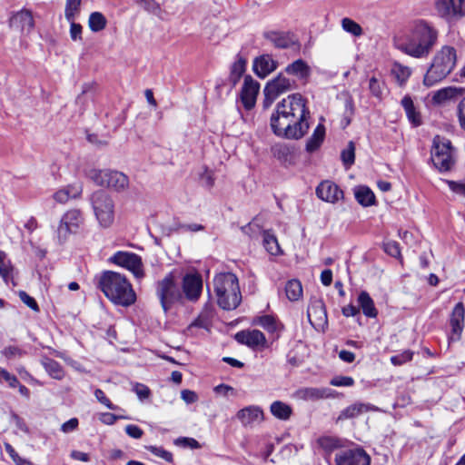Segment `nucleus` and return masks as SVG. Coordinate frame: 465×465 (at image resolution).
<instances>
[{
	"label": "nucleus",
	"instance_id": "49530a36",
	"mask_svg": "<svg viewBox=\"0 0 465 465\" xmlns=\"http://www.w3.org/2000/svg\"><path fill=\"white\" fill-rule=\"evenodd\" d=\"M146 449L154 456L159 457L167 462L172 463L173 461V454L163 447L148 446Z\"/></svg>",
	"mask_w": 465,
	"mask_h": 465
},
{
	"label": "nucleus",
	"instance_id": "a18cd8bd",
	"mask_svg": "<svg viewBox=\"0 0 465 465\" xmlns=\"http://www.w3.org/2000/svg\"><path fill=\"white\" fill-rule=\"evenodd\" d=\"M343 164L348 168L354 163L355 160V146L352 142H350L347 147L341 151V154Z\"/></svg>",
	"mask_w": 465,
	"mask_h": 465
},
{
	"label": "nucleus",
	"instance_id": "69168bd1",
	"mask_svg": "<svg viewBox=\"0 0 465 465\" xmlns=\"http://www.w3.org/2000/svg\"><path fill=\"white\" fill-rule=\"evenodd\" d=\"M121 418H123V417L117 416V415L110 413V412H104V413L100 414L99 420L104 424L113 425L115 423V421L118 419H121Z\"/></svg>",
	"mask_w": 465,
	"mask_h": 465
},
{
	"label": "nucleus",
	"instance_id": "c03bdc74",
	"mask_svg": "<svg viewBox=\"0 0 465 465\" xmlns=\"http://www.w3.org/2000/svg\"><path fill=\"white\" fill-rule=\"evenodd\" d=\"M263 245L272 255H276L280 252V246L276 237L269 232L263 234Z\"/></svg>",
	"mask_w": 465,
	"mask_h": 465
},
{
	"label": "nucleus",
	"instance_id": "f8f14e48",
	"mask_svg": "<svg viewBox=\"0 0 465 465\" xmlns=\"http://www.w3.org/2000/svg\"><path fill=\"white\" fill-rule=\"evenodd\" d=\"M109 261L112 263L130 271L138 280H141L144 277L142 258L134 252L118 251L112 257H110Z\"/></svg>",
	"mask_w": 465,
	"mask_h": 465
},
{
	"label": "nucleus",
	"instance_id": "1a4fd4ad",
	"mask_svg": "<svg viewBox=\"0 0 465 465\" xmlns=\"http://www.w3.org/2000/svg\"><path fill=\"white\" fill-rule=\"evenodd\" d=\"M88 177L99 186H107L116 192H124L129 187V178L115 170H96L89 172Z\"/></svg>",
	"mask_w": 465,
	"mask_h": 465
},
{
	"label": "nucleus",
	"instance_id": "4d7b16f0",
	"mask_svg": "<svg viewBox=\"0 0 465 465\" xmlns=\"http://www.w3.org/2000/svg\"><path fill=\"white\" fill-rule=\"evenodd\" d=\"M384 251L392 257H399L401 255L400 245L395 241L386 242L384 243Z\"/></svg>",
	"mask_w": 465,
	"mask_h": 465
},
{
	"label": "nucleus",
	"instance_id": "3c124183",
	"mask_svg": "<svg viewBox=\"0 0 465 465\" xmlns=\"http://www.w3.org/2000/svg\"><path fill=\"white\" fill-rule=\"evenodd\" d=\"M18 296L20 300L34 312H38L40 311L36 301L33 297H31L26 292L19 291Z\"/></svg>",
	"mask_w": 465,
	"mask_h": 465
},
{
	"label": "nucleus",
	"instance_id": "6ab92c4d",
	"mask_svg": "<svg viewBox=\"0 0 465 465\" xmlns=\"http://www.w3.org/2000/svg\"><path fill=\"white\" fill-rule=\"evenodd\" d=\"M307 317L314 327L323 326L327 322V312L324 302L321 299H312L307 310Z\"/></svg>",
	"mask_w": 465,
	"mask_h": 465
},
{
	"label": "nucleus",
	"instance_id": "58836bf2",
	"mask_svg": "<svg viewBox=\"0 0 465 465\" xmlns=\"http://www.w3.org/2000/svg\"><path fill=\"white\" fill-rule=\"evenodd\" d=\"M391 74L400 84V85H402L411 76V70L410 67L400 63H394L391 67Z\"/></svg>",
	"mask_w": 465,
	"mask_h": 465
},
{
	"label": "nucleus",
	"instance_id": "5701e85b",
	"mask_svg": "<svg viewBox=\"0 0 465 465\" xmlns=\"http://www.w3.org/2000/svg\"><path fill=\"white\" fill-rule=\"evenodd\" d=\"M465 307L462 302H458L451 312L450 323L452 336L450 340H459L464 327Z\"/></svg>",
	"mask_w": 465,
	"mask_h": 465
},
{
	"label": "nucleus",
	"instance_id": "a878e982",
	"mask_svg": "<svg viewBox=\"0 0 465 465\" xmlns=\"http://www.w3.org/2000/svg\"><path fill=\"white\" fill-rule=\"evenodd\" d=\"M378 408L370 403L355 402L345 408L338 417V420H347L358 417L361 413L375 411Z\"/></svg>",
	"mask_w": 465,
	"mask_h": 465
},
{
	"label": "nucleus",
	"instance_id": "a211bd4d",
	"mask_svg": "<svg viewBox=\"0 0 465 465\" xmlns=\"http://www.w3.org/2000/svg\"><path fill=\"white\" fill-rule=\"evenodd\" d=\"M259 90L260 84L251 75H246L244 77L240 95L241 101L246 110H250L255 105Z\"/></svg>",
	"mask_w": 465,
	"mask_h": 465
},
{
	"label": "nucleus",
	"instance_id": "6e6552de",
	"mask_svg": "<svg viewBox=\"0 0 465 465\" xmlns=\"http://www.w3.org/2000/svg\"><path fill=\"white\" fill-rule=\"evenodd\" d=\"M94 215L101 226L107 228L114 220V203L111 196L104 191L94 192L91 196Z\"/></svg>",
	"mask_w": 465,
	"mask_h": 465
},
{
	"label": "nucleus",
	"instance_id": "0eeeda50",
	"mask_svg": "<svg viewBox=\"0 0 465 465\" xmlns=\"http://www.w3.org/2000/svg\"><path fill=\"white\" fill-rule=\"evenodd\" d=\"M431 161L440 172L450 171L455 163V150L449 139L436 135L432 141Z\"/></svg>",
	"mask_w": 465,
	"mask_h": 465
},
{
	"label": "nucleus",
	"instance_id": "f257e3e1",
	"mask_svg": "<svg viewBox=\"0 0 465 465\" xmlns=\"http://www.w3.org/2000/svg\"><path fill=\"white\" fill-rule=\"evenodd\" d=\"M309 118L307 100L301 94H292L276 104L270 124L277 136L299 140L310 128Z\"/></svg>",
	"mask_w": 465,
	"mask_h": 465
},
{
	"label": "nucleus",
	"instance_id": "f704fd0d",
	"mask_svg": "<svg viewBox=\"0 0 465 465\" xmlns=\"http://www.w3.org/2000/svg\"><path fill=\"white\" fill-rule=\"evenodd\" d=\"M285 292L289 301H298L302 296V282L297 279L288 281L285 285Z\"/></svg>",
	"mask_w": 465,
	"mask_h": 465
},
{
	"label": "nucleus",
	"instance_id": "338daca9",
	"mask_svg": "<svg viewBox=\"0 0 465 465\" xmlns=\"http://www.w3.org/2000/svg\"><path fill=\"white\" fill-rule=\"evenodd\" d=\"M70 36L72 40H81L82 39V26L79 24L74 23V20L70 22Z\"/></svg>",
	"mask_w": 465,
	"mask_h": 465
},
{
	"label": "nucleus",
	"instance_id": "774afa93",
	"mask_svg": "<svg viewBox=\"0 0 465 465\" xmlns=\"http://www.w3.org/2000/svg\"><path fill=\"white\" fill-rule=\"evenodd\" d=\"M458 116L460 127L465 130V96L459 104Z\"/></svg>",
	"mask_w": 465,
	"mask_h": 465
},
{
	"label": "nucleus",
	"instance_id": "f03ea898",
	"mask_svg": "<svg viewBox=\"0 0 465 465\" xmlns=\"http://www.w3.org/2000/svg\"><path fill=\"white\" fill-rule=\"evenodd\" d=\"M439 36V30L432 23L416 19L408 25L403 35L396 41L395 46L411 57L425 59L432 53Z\"/></svg>",
	"mask_w": 465,
	"mask_h": 465
},
{
	"label": "nucleus",
	"instance_id": "7ed1b4c3",
	"mask_svg": "<svg viewBox=\"0 0 465 465\" xmlns=\"http://www.w3.org/2000/svg\"><path fill=\"white\" fill-rule=\"evenodd\" d=\"M99 286L104 295L117 305L128 307L136 301L132 284L119 272H104L100 278Z\"/></svg>",
	"mask_w": 465,
	"mask_h": 465
},
{
	"label": "nucleus",
	"instance_id": "09e8293b",
	"mask_svg": "<svg viewBox=\"0 0 465 465\" xmlns=\"http://www.w3.org/2000/svg\"><path fill=\"white\" fill-rule=\"evenodd\" d=\"M384 84L378 80L376 77L372 76L369 81V90L371 94L377 97L381 98L383 92Z\"/></svg>",
	"mask_w": 465,
	"mask_h": 465
},
{
	"label": "nucleus",
	"instance_id": "864d4df0",
	"mask_svg": "<svg viewBox=\"0 0 465 465\" xmlns=\"http://www.w3.org/2000/svg\"><path fill=\"white\" fill-rule=\"evenodd\" d=\"M174 444L183 448L199 449L200 443L193 438L180 437L174 440Z\"/></svg>",
	"mask_w": 465,
	"mask_h": 465
},
{
	"label": "nucleus",
	"instance_id": "8fccbe9b",
	"mask_svg": "<svg viewBox=\"0 0 465 465\" xmlns=\"http://www.w3.org/2000/svg\"><path fill=\"white\" fill-rule=\"evenodd\" d=\"M5 450L16 465H31L27 460L21 458L11 444L5 443Z\"/></svg>",
	"mask_w": 465,
	"mask_h": 465
},
{
	"label": "nucleus",
	"instance_id": "c85d7f7f",
	"mask_svg": "<svg viewBox=\"0 0 465 465\" xmlns=\"http://www.w3.org/2000/svg\"><path fill=\"white\" fill-rule=\"evenodd\" d=\"M247 60L241 54H237L236 60L231 66L229 81L235 86L246 70Z\"/></svg>",
	"mask_w": 465,
	"mask_h": 465
},
{
	"label": "nucleus",
	"instance_id": "c756f323",
	"mask_svg": "<svg viewBox=\"0 0 465 465\" xmlns=\"http://www.w3.org/2000/svg\"><path fill=\"white\" fill-rule=\"evenodd\" d=\"M324 137L325 127L323 124H319L306 143V151L308 153H313L318 150L323 143Z\"/></svg>",
	"mask_w": 465,
	"mask_h": 465
},
{
	"label": "nucleus",
	"instance_id": "4c0bfd02",
	"mask_svg": "<svg viewBox=\"0 0 465 465\" xmlns=\"http://www.w3.org/2000/svg\"><path fill=\"white\" fill-rule=\"evenodd\" d=\"M264 37L277 48H287L291 45V40L288 36L278 32H267Z\"/></svg>",
	"mask_w": 465,
	"mask_h": 465
},
{
	"label": "nucleus",
	"instance_id": "2f4dec72",
	"mask_svg": "<svg viewBox=\"0 0 465 465\" xmlns=\"http://www.w3.org/2000/svg\"><path fill=\"white\" fill-rule=\"evenodd\" d=\"M252 325H259L269 332H275L280 328V323L272 315H261L252 319Z\"/></svg>",
	"mask_w": 465,
	"mask_h": 465
},
{
	"label": "nucleus",
	"instance_id": "a19ab883",
	"mask_svg": "<svg viewBox=\"0 0 465 465\" xmlns=\"http://www.w3.org/2000/svg\"><path fill=\"white\" fill-rule=\"evenodd\" d=\"M89 27L93 32H99L106 25V18L102 13L94 12L89 16Z\"/></svg>",
	"mask_w": 465,
	"mask_h": 465
},
{
	"label": "nucleus",
	"instance_id": "412c9836",
	"mask_svg": "<svg viewBox=\"0 0 465 465\" xmlns=\"http://www.w3.org/2000/svg\"><path fill=\"white\" fill-rule=\"evenodd\" d=\"M316 194L328 203H336L343 197V192L331 181L322 182L316 188Z\"/></svg>",
	"mask_w": 465,
	"mask_h": 465
},
{
	"label": "nucleus",
	"instance_id": "37998d69",
	"mask_svg": "<svg viewBox=\"0 0 465 465\" xmlns=\"http://www.w3.org/2000/svg\"><path fill=\"white\" fill-rule=\"evenodd\" d=\"M82 0H66L64 16L68 22L74 20L75 15L80 11Z\"/></svg>",
	"mask_w": 465,
	"mask_h": 465
},
{
	"label": "nucleus",
	"instance_id": "423d86ee",
	"mask_svg": "<svg viewBox=\"0 0 465 465\" xmlns=\"http://www.w3.org/2000/svg\"><path fill=\"white\" fill-rule=\"evenodd\" d=\"M156 296L164 312H169L176 303H183V295L173 272L157 282Z\"/></svg>",
	"mask_w": 465,
	"mask_h": 465
},
{
	"label": "nucleus",
	"instance_id": "9b49d317",
	"mask_svg": "<svg viewBox=\"0 0 465 465\" xmlns=\"http://www.w3.org/2000/svg\"><path fill=\"white\" fill-rule=\"evenodd\" d=\"M84 223L82 212L78 209L68 210L62 216L56 230V237L60 243L67 241L72 233H77Z\"/></svg>",
	"mask_w": 465,
	"mask_h": 465
},
{
	"label": "nucleus",
	"instance_id": "bf43d9fd",
	"mask_svg": "<svg viewBox=\"0 0 465 465\" xmlns=\"http://www.w3.org/2000/svg\"><path fill=\"white\" fill-rule=\"evenodd\" d=\"M2 353L6 358L12 359V358H15V357H21L24 354V351L19 347L11 345V346L5 347L2 351Z\"/></svg>",
	"mask_w": 465,
	"mask_h": 465
},
{
	"label": "nucleus",
	"instance_id": "603ef678",
	"mask_svg": "<svg viewBox=\"0 0 465 465\" xmlns=\"http://www.w3.org/2000/svg\"><path fill=\"white\" fill-rule=\"evenodd\" d=\"M2 381H6L11 388H16L19 385V381L15 375L0 367V382Z\"/></svg>",
	"mask_w": 465,
	"mask_h": 465
},
{
	"label": "nucleus",
	"instance_id": "e2e57ef3",
	"mask_svg": "<svg viewBox=\"0 0 465 465\" xmlns=\"http://www.w3.org/2000/svg\"><path fill=\"white\" fill-rule=\"evenodd\" d=\"M450 189L460 195L465 196V183L447 181Z\"/></svg>",
	"mask_w": 465,
	"mask_h": 465
},
{
	"label": "nucleus",
	"instance_id": "9d476101",
	"mask_svg": "<svg viewBox=\"0 0 465 465\" xmlns=\"http://www.w3.org/2000/svg\"><path fill=\"white\" fill-rule=\"evenodd\" d=\"M297 88L296 81L289 78L285 73H280L270 80L263 90V107L268 108L281 94Z\"/></svg>",
	"mask_w": 465,
	"mask_h": 465
},
{
	"label": "nucleus",
	"instance_id": "052dcab7",
	"mask_svg": "<svg viewBox=\"0 0 465 465\" xmlns=\"http://www.w3.org/2000/svg\"><path fill=\"white\" fill-rule=\"evenodd\" d=\"M126 434L134 439H141L143 435V430L137 425L129 424L125 427Z\"/></svg>",
	"mask_w": 465,
	"mask_h": 465
},
{
	"label": "nucleus",
	"instance_id": "4468645a",
	"mask_svg": "<svg viewBox=\"0 0 465 465\" xmlns=\"http://www.w3.org/2000/svg\"><path fill=\"white\" fill-rule=\"evenodd\" d=\"M183 301L196 302L203 292V278L198 272L186 273L182 280Z\"/></svg>",
	"mask_w": 465,
	"mask_h": 465
},
{
	"label": "nucleus",
	"instance_id": "c9c22d12",
	"mask_svg": "<svg viewBox=\"0 0 465 465\" xmlns=\"http://www.w3.org/2000/svg\"><path fill=\"white\" fill-rule=\"evenodd\" d=\"M458 94V89L455 87H446L438 90L432 94V103L434 104H442L454 98Z\"/></svg>",
	"mask_w": 465,
	"mask_h": 465
},
{
	"label": "nucleus",
	"instance_id": "473e14b6",
	"mask_svg": "<svg viewBox=\"0 0 465 465\" xmlns=\"http://www.w3.org/2000/svg\"><path fill=\"white\" fill-rule=\"evenodd\" d=\"M270 411L272 414L282 420H287L292 414V407L281 401H275L271 404Z\"/></svg>",
	"mask_w": 465,
	"mask_h": 465
},
{
	"label": "nucleus",
	"instance_id": "20e7f679",
	"mask_svg": "<svg viewBox=\"0 0 465 465\" xmlns=\"http://www.w3.org/2000/svg\"><path fill=\"white\" fill-rule=\"evenodd\" d=\"M213 290L218 305L227 311L236 309L242 302L238 278L232 272H222L213 278Z\"/></svg>",
	"mask_w": 465,
	"mask_h": 465
},
{
	"label": "nucleus",
	"instance_id": "ea45409f",
	"mask_svg": "<svg viewBox=\"0 0 465 465\" xmlns=\"http://www.w3.org/2000/svg\"><path fill=\"white\" fill-rule=\"evenodd\" d=\"M0 276L5 282L13 278V266L3 251H0Z\"/></svg>",
	"mask_w": 465,
	"mask_h": 465
},
{
	"label": "nucleus",
	"instance_id": "ddd939ff",
	"mask_svg": "<svg viewBox=\"0 0 465 465\" xmlns=\"http://www.w3.org/2000/svg\"><path fill=\"white\" fill-rule=\"evenodd\" d=\"M435 8L448 22H458L465 17V0H435Z\"/></svg>",
	"mask_w": 465,
	"mask_h": 465
},
{
	"label": "nucleus",
	"instance_id": "393cba45",
	"mask_svg": "<svg viewBox=\"0 0 465 465\" xmlns=\"http://www.w3.org/2000/svg\"><path fill=\"white\" fill-rule=\"evenodd\" d=\"M284 73L287 75L295 76L305 84L309 80L312 70L304 60L297 59L285 67Z\"/></svg>",
	"mask_w": 465,
	"mask_h": 465
},
{
	"label": "nucleus",
	"instance_id": "0e129e2a",
	"mask_svg": "<svg viewBox=\"0 0 465 465\" xmlns=\"http://www.w3.org/2000/svg\"><path fill=\"white\" fill-rule=\"evenodd\" d=\"M134 391L140 400L147 399L150 396V390L146 385L136 383Z\"/></svg>",
	"mask_w": 465,
	"mask_h": 465
},
{
	"label": "nucleus",
	"instance_id": "e433bc0d",
	"mask_svg": "<svg viewBox=\"0 0 465 465\" xmlns=\"http://www.w3.org/2000/svg\"><path fill=\"white\" fill-rule=\"evenodd\" d=\"M355 198L362 206H371L375 203L373 192L366 186H361L355 191Z\"/></svg>",
	"mask_w": 465,
	"mask_h": 465
},
{
	"label": "nucleus",
	"instance_id": "de8ad7c7",
	"mask_svg": "<svg viewBox=\"0 0 465 465\" xmlns=\"http://www.w3.org/2000/svg\"><path fill=\"white\" fill-rule=\"evenodd\" d=\"M413 357V352L410 350H406L400 354L393 355L391 357V362L395 366L402 365L408 361H411Z\"/></svg>",
	"mask_w": 465,
	"mask_h": 465
},
{
	"label": "nucleus",
	"instance_id": "dca6fc26",
	"mask_svg": "<svg viewBox=\"0 0 465 465\" xmlns=\"http://www.w3.org/2000/svg\"><path fill=\"white\" fill-rule=\"evenodd\" d=\"M9 26L22 34H29L35 26L32 12L28 9H22L14 13L9 18Z\"/></svg>",
	"mask_w": 465,
	"mask_h": 465
},
{
	"label": "nucleus",
	"instance_id": "7c9ffc66",
	"mask_svg": "<svg viewBox=\"0 0 465 465\" xmlns=\"http://www.w3.org/2000/svg\"><path fill=\"white\" fill-rule=\"evenodd\" d=\"M41 363L44 366L46 372L55 380H62L64 376V371L63 367L56 361L44 357L41 360Z\"/></svg>",
	"mask_w": 465,
	"mask_h": 465
},
{
	"label": "nucleus",
	"instance_id": "aec40b11",
	"mask_svg": "<svg viewBox=\"0 0 465 465\" xmlns=\"http://www.w3.org/2000/svg\"><path fill=\"white\" fill-rule=\"evenodd\" d=\"M335 391L330 388L303 387L298 389L293 396L302 401H318L335 397Z\"/></svg>",
	"mask_w": 465,
	"mask_h": 465
},
{
	"label": "nucleus",
	"instance_id": "4be33fe9",
	"mask_svg": "<svg viewBox=\"0 0 465 465\" xmlns=\"http://www.w3.org/2000/svg\"><path fill=\"white\" fill-rule=\"evenodd\" d=\"M277 67L278 62L271 54H262L253 60V72L260 78H265Z\"/></svg>",
	"mask_w": 465,
	"mask_h": 465
},
{
	"label": "nucleus",
	"instance_id": "cd10ccee",
	"mask_svg": "<svg viewBox=\"0 0 465 465\" xmlns=\"http://www.w3.org/2000/svg\"><path fill=\"white\" fill-rule=\"evenodd\" d=\"M358 303L365 316L369 318H375L378 314V311L375 308L374 302L370 294L362 291L358 296Z\"/></svg>",
	"mask_w": 465,
	"mask_h": 465
},
{
	"label": "nucleus",
	"instance_id": "13d9d810",
	"mask_svg": "<svg viewBox=\"0 0 465 465\" xmlns=\"http://www.w3.org/2000/svg\"><path fill=\"white\" fill-rule=\"evenodd\" d=\"M94 396L99 402L106 406L108 409L116 410L117 407L111 402L101 389H96L94 391Z\"/></svg>",
	"mask_w": 465,
	"mask_h": 465
},
{
	"label": "nucleus",
	"instance_id": "2eb2a0df",
	"mask_svg": "<svg viewBox=\"0 0 465 465\" xmlns=\"http://www.w3.org/2000/svg\"><path fill=\"white\" fill-rule=\"evenodd\" d=\"M336 465H370L371 457L361 448L341 450L335 454Z\"/></svg>",
	"mask_w": 465,
	"mask_h": 465
},
{
	"label": "nucleus",
	"instance_id": "72a5a7b5",
	"mask_svg": "<svg viewBox=\"0 0 465 465\" xmlns=\"http://www.w3.org/2000/svg\"><path fill=\"white\" fill-rule=\"evenodd\" d=\"M401 105L403 106L409 121L414 125L419 126L421 124V118L419 112L415 110L412 99L406 95L401 100Z\"/></svg>",
	"mask_w": 465,
	"mask_h": 465
},
{
	"label": "nucleus",
	"instance_id": "680f3d73",
	"mask_svg": "<svg viewBox=\"0 0 465 465\" xmlns=\"http://www.w3.org/2000/svg\"><path fill=\"white\" fill-rule=\"evenodd\" d=\"M181 398L183 401H184L187 404L194 403L198 401V395L195 391L191 390H183L181 391Z\"/></svg>",
	"mask_w": 465,
	"mask_h": 465
},
{
	"label": "nucleus",
	"instance_id": "b1692460",
	"mask_svg": "<svg viewBox=\"0 0 465 465\" xmlns=\"http://www.w3.org/2000/svg\"><path fill=\"white\" fill-rule=\"evenodd\" d=\"M236 417L243 426H253L262 421L263 412L258 406H248L240 410Z\"/></svg>",
	"mask_w": 465,
	"mask_h": 465
},
{
	"label": "nucleus",
	"instance_id": "f3484780",
	"mask_svg": "<svg viewBox=\"0 0 465 465\" xmlns=\"http://www.w3.org/2000/svg\"><path fill=\"white\" fill-rule=\"evenodd\" d=\"M235 340L253 350L266 347L267 341L264 334L259 330H244L235 334Z\"/></svg>",
	"mask_w": 465,
	"mask_h": 465
},
{
	"label": "nucleus",
	"instance_id": "bb28decb",
	"mask_svg": "<svg viewBox=\"0 0 465 465\" xmlns=\"http://www.w3.org/2000/svg\"><path fill=\"white\" fill-rule=\"evenodd\" d=\"M81 184H72L58 190L54 193V199L59 203H65L69 199H74L82 193Z\"/></svg>",
	"mask_w": 465,
	"mask_h": 465
},
{
	"label": "nucleus",
	"instance_id": "6e6d98bb",
	"mask_svg": "<svg viewBox=\"0 0 465 465\" xmlns=\"http://www.w3.org/2000/svg\"><path fill=\"white\" fill-rule=\"evenodd\" d=\"M273 155L281 161H286L291 154L290 148L285 144H278L272 148Z\"/></svg>",
	"mask_w": 465,
	"mask_h": 465
},
{
	"label": "nucleus",
	"instance_id": "5fc2aeb1",
	"mask_svg": "<svg viewBox=\"0 0 465 465\" xmlns=\"http://www.w3.org/2000/svg\"><path fill=\"white\" fill-rule=\"evenodd\" d=\"M330 384L336 387H351L354 380L349 376H336L330 381Z\"/></svg>",
	"mask_w": 465,
	"mask_h": 465
},
{
	"label": "nucleus",
	"instance_id": "79ce46f5",
	"mask_svg": "<svg viewBox=\"0 0 465 465\" xmlns=\"http://www.w3.org/2000/svg\"><path fill=\"white\" fill-rule=\"evenodd\" d=\"M341 27L353 36H361L363 33L361 26L351 18L345 17L341 20Z\"/></svg>",
	"mask_w": 465,
	"mask_h": 465
},
{
	"label": "nucleus",
	"instance_id": "39448f33",
	"mask_svg": "<svg viewBox=\"0 0 465 465\" xmlns=\"http://www.w3.org/2000/svg\"><path fill=\"white\" fill-rule=\"evenodd\" d=\"M456 63V49L450 45L441 46L440 49L435 53L430 66L424 75V84L432 86L446 78L455 68Z\"/></svg>",
	"mask_w": 465,
	"mask_h": 465
}]
</instances>
